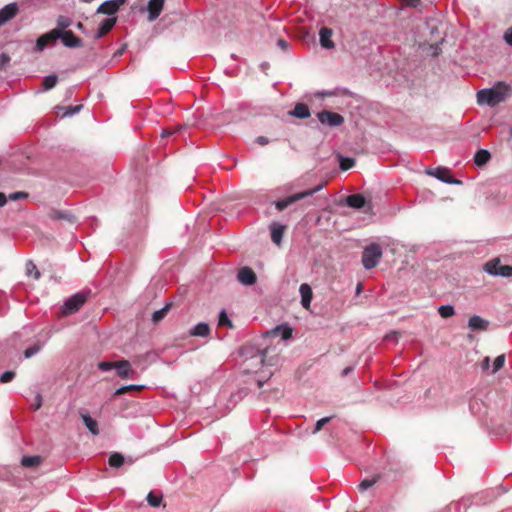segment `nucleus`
I'll use <instances>...</instances> for the list:
<instances>
[{
    "mask_svg": "<svg viewBox=\"0 0 512 512\" xmlns=\"http://www.w3.org/2000/svg\"><path fill=\"white\" fill-rule=\"evenodd\" d=\"M240 353L245 358V371L248 373H257L260 367L273 365L271 360H267L268 349H259L252 344H245L241 347Z\"/></svg>",
    "mask_w": 512,
    "mask_h": 512,
    "instance_id": "f257e3e1",
    "label": "nucleus"
},
{
    "mask_svg": "<svg viewBox=\"0 0 512 512\" xmlns=\"http://www.w3.org/2000/svg\"><path fill=\"white\" fill-rule=\"evenodd\" d=\"M511 86L505 82H498L490 89H483L477 93V102L495 106L505 101L511 95Z\"/></svg>",
    "mask_w": 512,
    "mask_h": 512,
    "instance_id": "f03ea898",
    "label": "nucleus"
},
{
    "mask_svg": "<svg viewBox=\"0 0 512 512\" xmlns=\"http://www.w3.org/2000/svg\"><path fill=\"white\" fill-rule=\"evenodd\" d=\"M382 249L379 244L372 243L364 248L362 253V264L366 269H372L377 266L382 257Z\"/></svg>",
    "mask_w": 512,
    "mask_h": 512,
    "instance_id": "7ed1b4c3",
    "label": "nucleus"
},
{
    "mask_svg": "<svg viewBox=\"0 0 512 512\" xmlns=\"http://www.w3.org/2000/svg\"><path fill=\"white\" fill-rule=\"evenodd\" d=\"M323 186H324V184H320L312 189L293 194L283 200H280L276 203V208L278 210H283L296 201H299L306 197L312 196L316 192L320 191L323 188Z\"/></svg>",
    "mask_w": 512,
    "mask_h": 512,
    "instance_id": "20e7f679",
    "label": "nucleus"
},
{
    "mask_svg": "<svg viewBox=\"0 0 512 512\" xmlns=\"http://www.w3.org/2000/svg\"><path fill=\"white\" fill-rule=\"evenodd\" d=\"M87 297L83 293H77L71 296L63 305L62 313L64 315H70L77 312L83 304L86 302Z\"/></svg>",
    "mask_w": 512,
    "mask_h": 512,
    "instance_id": "39448f33",
    "label": "nucleus"
},
{
    "mask_svg": "<svg viewBox=\"0 0 512 512\" xmlns=\"http://www.w3.org/2000/svg\"><path fill=\"white\" fill-rule=\"evenodd\" d=\"M317 118L322 124L330 127H338L344 123V117L342 115L328 110L317 113Z\"/></svg>",
    "mask_w": 512,
    "mask_h": 512,
    "instance_id": "423d86ee",
    "label": "nucleus"
},
{
    "mask_svg": "<svg viewBox=\"0 0 512 512\" xmlns=\"http://www.w3.org/2000/svg\"><path fill=\"white\" fill-rule=\"evenodd\" d=\"M426 173L430 176H434L435 178L444 183L457 185L462 183L460 180L455 179L451 175L450 170L445 167H437L435 169L429 168L426 170Z\"/></svg>",
    "mask_w": 512,
    "mask_h": 512,
    "instance_id": "0eeeda50",
    "label": "nucleus"
},
{
    "mask_svg": "<svg viewBox=\"0 0 512 512\" xmlns=\"http://www.w3.org/2000/svg\"><path fill=\"white\" fill-rule=\"evenodd\" d=\"M59 36H61L59 31L53 29L41 35L36 41V49L42 51L46 46L55 43L59 39Z\"/></svg>",
    "mask_w": 512,
    "mask_h": 512,
    "instance_id": "6e6552de",
    "label": "nucleus"
},
{
    "mask_svg": "<svg viewBox=\"0 0 512 512\" xmlns=\"http://www.w3.org/2000/svg\"><path fill=\"white\" fill-rule=\"evenodd\" d=\"M59 39H61L64 46L69 48H79L83 46L82 40L77 37L71 30L64 33H60Z\"/></svg>",
    "mask_w": 512,
    "mask_h": 512,
    "instance_id": "1a4fd4ad",
    "label": "nucleus"
},
{
    "mask_svg": "<svg viewBox=\"0 0 512 512\" xmlns=\"http://www.w3.org/2000/svg\"><path fill=\"white\" fill-rule=\"evenodd\" d=\"M165 0H149L147 5L149 21L156 20L161 14Z\"/></svg>",
    "mask_w": 512,
    "mask_h": 512,
    "instance_id": "9d476101",
    "label": "nucleus"
},
{
    "mask_svg": "<svg viewBox=\"0 0 512 512\" xmlns=\"http://www.w3.org/2000/svg\"><path fill=\"white\" fill-rule=\"evenodd\" d=\"M124 2H125V0H120V1L109 0V1H105L104 3H102L98 7L97 12L101 13V14H106V15H113V14H115L118 11L120 6L122 4H124Z\"/></svg>",
    "mask_w": 512,
    "mask_h": 512,
    "instance_id": "9b49d317",
    "label": "nucleus"
},
{
    "mask_svg": "<svg viewBox=\"0 0 512 512\" xmlns=\"http://www.w3.org/2000/svg\"><path fill=\"white\" fill-rule=\"evenodd\" d=\"M237 278L240 283L247 286L253 285L257 280L255 272L249 267L241 268L238 271Z\"/></svg>",
    "mask_w": 512,
    "mask_h": 512,
    "instance_id": "f8f14e48",
    "label": "nucleus"
},
{
    "mask_svg": "<svg viewBox=\"0 0 512 512\" xmlns=\"http://www.w3.org/2000/svg\"><path fill=\"white\" fill-rule=\"evenodd\" d=\"M18 12V7L16 4L11 3L4 6L0 9V26L5 24L7 21L11 20L16 16Z\"/></svg>",
    "mask_w": 512,
    "mask_h": 512,
    "instance_id": "ddd939ff",
    "label": "nucleus"
},
{
    "mask_svg": "<svg viewBox=\"0 0 512 512\" xmlns=\"http://www.w3.org/2000/svg\"><path fill=\"white\" fill-rule=\"evenodd\" d=\"M332 35H333V31L331 28L322 27L320 29V31H319L320 44L323 48L332 49L335 47V44L331 39Z\"/></svg>",
    "mask_w": 512,
    "mask_h": 512,
    "instance_id": "4468645a",
    "label": "nucleus"
},
{
    "mask_svg": "<svg viewBox=\"0 0 512 512\" xmlns=\"http://www.w3.org/2000/svg\"><path fill=\"white\" fill-rule=\"evenodd\" d=\"M118 376L123 379L129 378L134 373L131 364L127 360L116 361L115 368Z\"/></svg>",
    "mask_w": 512,
    "mask_h": 512,
    "instance_id": "2eb2a0df",
    "label": "nucleus"
},
{
    "mask_svg": "<svg viewBox=\"0 0 512 512\" xmlns=\"http://www.w3.org/2000/svg\"><path fill=\"white\" fill-rule=\"evenodd\" d=\"M299 292L301 294V304L305 309H309L313 297V292L311 287L303 283L300 285Z\"/></svg>",
    "mask_w": 512,
    "mask_h": 512,
    "instance_id": "dca6fc26",
    "label": "nucleus"
},
{
    "mask_svg": "<svg viewBox=\"0 0 512 512\" xmlns=\"http://www.w3.org/2000/svg\"><path fill=\"white\" fill-rule=\"evenodd\" d=\"M346 204L355 209L364 208L367 204L365 197L362 194H352L346 197Z\"/></svg>",
    "mask_w": 512,
    "mask_h": 512,
    "instance_id": "f3484780",
    "label": "nucleus"
},
{
    "mask_svg": "<svg viewBox=\"0 0 512 512\" xmlns=\"http://www.w3.org/2000/svg\"><path fill=\"white\" fill-rule=\"evenodd\" d=\"M498 262L495 261V263H493V265H489L487 268V273L489 275H492V276H502V277H512V266L510 265H502V267H500V270L498 271H494L493 268L495 267V264H497Z\"/></svg>",
    "mask_w": 512,
    "mask_h": 512,
    "instance_id": "a211bd4d",
    "label": "nucleus"
},
{
    "mask_svg": "<svg viewBox=\"0 0 512 512\" xmlns=\"http://www.w3.org/2000/svg\"><path fill=\"white\" fill-rule=\"evenodd\" d=\"M115 24H116L115 17L104 19L102 21L95 37L102 38L114 27Z\"/></svg>",
    "mask_w": 512,
    "mask_h": 512,
    "instance_id": "6ab92c4d",
    "label": "nucleus"
},
{
    "mask_svg": "<svg viewBox=\"0 0 512 512\" xmlns=\"http://www.w3.org/2000/svg\"><path fill=\"white\" fill-rule=\"evenodd\" d=\"M81 418L85 424V426L87 427V429L93 434V435H98L99 434V428H98V423L95 419H93L91 416H89L88 414L86 413H81Z\"/></svg>",
    "mask_w": 512,
    "mask_h": 512,
    "instance_id": "aec40b11",
    "label": "nucleus"
},
{
    "mask_svg": "<svg viewBox=\"0 0 512 512\" xmlns=\"http://www.w3.org/2000/svg\"><path fill=\"white\" fill-rule=\"evenodd\" d=\"M291 115L300 118L305 119L310 116L309 108L304 103H297L294 107V109L290 112Z\"/></svg>",
    "mask_w": 512,
    "mask_h": 512,
    "instance_id": "412c9836",
    "label": "nucleus"
},
{
    "mask_svg": "<svg viewBox=\"0 0 512 512\" xmlns=\"http://www.w3.org/2000/svg\"><path fill=\"white\" fill-rule=\"evenodd\" d=\"M491 158V154L488 150L480 149L476 152L474 156V162L477 166L481 167L484 166L489 162Z\"/></svg>",
    "mask_w": 512,
    "mask_h": 512,
    "instance_id": "4be33fe9",
    "label": "nucleus"
},
{
    "mask_svg": "<svg viewBox=\"0 0 512 512\" xmlns=\"http://www.w3.org/2000/svg\"><path fill=\"white\" fill-rule=\"evenodd\" d=\"M285 226L273 224L271 226V239L272 241L279 245L282 241V237L284 234Z\"/></svg>",
    "mask_w": 512,
    "mask_h": 512,
    "instance_id": "5701e85b",
    "label": "nucleus"
},
{
    "mask_svg": "<svg viewBox=\"0 0 512 512\" xmlns=\"http://www.w3.org/2000/svg\"><path fill=\"white\" fill-rule=\"evenodd\" d=\"M210 333V327L206 323H199L197 324L191 331V336H197V337H206Z\"/></svg>",
    "mask_w": 512,
    "mask_h": 512,
    "instance_id": "b1692460",
    "label": "nucleus"
},
{
    "mask_svg": "<svg viewBox=\"0 0 512 512\" xmlns=\"http://www.w3.org/2000/svg\"><path fill=\"white\" fill-rule=\"evenodd\" d=\"M43 459L39 455L24 456L21 459V465L26 468L36 467L42 463Z\"/></svg>",
    "mask_w": 512,
    "mask_h": 512,
    "instance_id": "393cba45",
    "label": "nucleus"
},
{
    "mask_svg": "<svg viewBox=\"0 0 512 512\" xmlns=\"http://www.w3.org/2000/svg\"><path fill=\"white\" fill-rule=\"evenodd\" d=\"M468 326L472 330H485L487 322L479 316H472L468 321Z\"/></svg>",
    "mask_w": 512,
    "mask_h": 512,
    "instance_id": "a878e982",
    "label": "nucleus"
},
{
    "mask_svg": "<svg viewBox=\"0 0 512 512\" xmlns=\"http://www.w3.org/2000/svg\"><path fill=\"white\" fill-rule=\"evenodd\" d=\"M71 24L72 20L69 17L61 15L57 18V27L53 30H58L59 33H64L67 31L66 29L71 26Z\"/></svg>",
    "mask_w": 512,
    "mask_h": 512,
    "instance_id": "bb28decb",
    "label": "nucleus"
},
{
    "mask_svg": "<svg viewBox=\"0 0 512 512\" xmlns=\"http://www.w3.org/2000/svg\"><path fill=\"white\" fill-rule=\"evenodd\" d=\"M125 462V458L121 453L114 452L110 455L108 463L111 467L120 468Z\"/></svg>",
    "mask_w": 512,
    "mask_h": 512,
    "instance_id": "cd10ccee",
    "label": "nucleus"
},
{
    "mask_svg": "<svg viewBox=\"0 0 512 512\" xmlns=\"http://www.w3.org/2000/svg\"><path fill=\"white\" fill-rule=\"evenodd\" d=\"M170 308H171V304H166L162 309L155 311L152 314L153 323L156 324V323L160 322L162 319H164L165 316L167 315V313L169 312Z\"/></svg>",
    "mask_w": 512,
    "mask_h": 512,
    "instance_id": "c85d7f7f",
    "label": "nucleus"
},
{
    "mask_svg": "<svg viewBox=\"0 0 512 512\" xmlns=\"http://www.w3.org/2000/svg\"><path fill=\"white\" fill-rule=\"evenodd\" d=\"M143 388H144V386H142V385L122 386L115 391V395L120 396V395L126 394L131 391H141Z\"/></svg>",
    "mask_w": 512,
    "mask_h": 512,
    "instance_id": "c756f323",
    "label": "nucleus"
},
{
    "mask_svg": "<svg viewBox=\"0 0 512 512\" xmlns=\"http://www.w3.org/2000/svg\"><path fill=\"white\" fill-rule=\"evenodd\" d=\"M272 333L278 334L281 333V337L283 340H287L292 337V328L286 326H277Z\"/></svg>",
    "mask_w": 512,
    "mask_h": 512,
    "instance_id": "7c9ffc66",
    "label": "nucleus"
},
{
    "mask_svg": "<svg viewBox=\"0 0 512 512\" xmlns=\"http://www.w3.org/2000/svg\"><path fill=\"white\" fill-rule=\"evenodd\" d=\"M26 274L28 276H33L34 279H36V280H38L40 278V272H39L37 266L32 261H28L26 263Z\"/></svg>",
    "mask_w": 512,
    "mask_h": 512,
    "instance_id": "2f4dec72",
    "label": "nucleus"
},
{
    "mask_svg": "<svg viewBox=\"0 0 512 512\" xmlns=\"http://www.w3.org/2000/svg\"><path fill=\"white\" fill-rule=\"evenodd\" d=\"M147 502L152 507H158L160 506L162 502V495H157L154 492H149L147 495Z\"/></svg>",
    "mask_w": 512,
    "mask_h": 512,
    "instance_id": "473e14b6",
    "label": "nucleus"
},
{
    "mask_svg": "<svg viewBox=\"0 0 512 512\" xmlns=\"http://www.w3.org/2000/svg\"><path fill=\"white\" fill-rule=\"evenodd\" d=\"M438 312L442 318H449L455 314L454 307L451 305L440 306Z\"/></svg>",
    "mask_w": 512,
    "mask_h": 512,
    "instance_id": "72a5a7b5",
    "label": "nucleus"
},
{
    "mask_svg": "<svg viewBox=\"0 0 512 512\" xmlns=\"http://www.w3.org/2000/svg\"><path fill=\"white\" fill-rule=\"evenodd\" d=\"M505 361H506L505 354H501V355L497 356L493 362L492 374H495L500 369H502L505 365Z\"/></svg>",
    "mask_w": 512,
    "mask_h": 512,
    "instance_id": "f704fd0d",
    "label": "nucleus"
},
{
    "mask_svg": "<svg viewBox=\"0 0 512 512\" xmlns=\"http://www.w3.org/2000/svg\"><path fill=\"white\" fill-rule=\"evenodd\" d=\"M57 76L54 74L48 75L43 80V87L45 90L52 89L57 83Z\"/></svg>",
    "mask_w": 512,
    "mask_h": 512,
    "instance_id": "c9c22d12",
    "label": "nucleus"
},
{
    "mask_svg": "<svg viewBox=\"0 0 512 512\" xmlns=\"http://www.w3.org/2000/svg\"><path fill=\"white\" fill-rule=\"evenodd\" d=\"M355 165V159L349 157H341L340 158V169L343 171H347L351 169Z\"/></svg>",
    "mask_w": 512,
    "mask_h": 512,
    "instance_id": "e433bc0d",
    "label": "nucleus"
},
{
    "mask_svg": "<svg viewBox=\"0 0 512 512\" xmlns=\"http://www.w3.org/2000/svg\"><path fill=\"white\" fill-rule=\"evenodd\" d=\"M495 261H497L498 263H497V264H495V267L493 268V270H494V271H498V270H500V267H502V265H503V264L501 263V260H500V258H499V257H496V258H493V259H490L489 261H487V262L483 265L482 269L487 273V269H488L487 267H488L489 265H491V264L493 265V263H495Z\"/></svg>",
    "mask_w": 512,
    "mask_h": 512,
    "instance_id": "4c0bfd02",
    "label": "nucleus"
},
{
    "mask_svg": "<svg viewBox=\"0 0 512 512\" xmlns=\"http://www.w3.org/2000/svg\"><path fill=\"white\" fill-rule=\"evenodd\" d=\"M378 481V477L374 478V479H364L363 481H361V483L359 484V489L361 491H364L370 487H372L376 482Z\"/></svg>",
    "mask_w": 512,
    "mask_h": 512,
    "instance_id": "58836bf2",
    "label": "nucleus"
},
{
    "mask_svg": "<svg viewBox=\"0 0 512 512\" xmlns=\"http://www.w3.org/2000/svg\"><path fill=\"white\" fill-rule=\"evenodd\" d=\"M218 324L220 326H228V327H232V322L230 321V319L228 318L227 316V313L225 311H222L219 315V321H218Z\"/></svg>",
    "mask_w": 512,
    "mask_h": 512,
    "instance_id": "ea45409f",
    "label": "nucleus"
},
{
    "mask_svg": "<svg viewBox=\"0 0 512 512\" xmlns=\"http://www.w3.org/2000/svg\"><path fill=\"white\" fill-rule=\"evenodd\" d=\"M182 129V126L181 125H177L175 127H168V128H165L163 129L162 133H161V136L162 137H168V136H171L173 134H175L177 131L181 130Z\"/></svg>",
    "mask_w": 512,
    "mask_h": 512,
    "instance_id": "a19ab883",
    "label": "nucleus"
},
{
    "mask_svg": "<svg viewBox=\"0 0 512 512\" xmlns=\"http://www.w3.org/2000/svg\"><path fill=\"white\" fill-rule=\"evenodd\" d=\"M116 361H102L98 363V368L102 371H109L115 368Z\"/></svg>",
    "mask_w": 512,
    "mask_h": 512,
    "instance_id": "79ce46f5",
    "label": "nucleus"
},
{
    "mask_svg": "<svg viewBox=\"0 0 512 512\" xmlns=\"http://www.w3.org/2000/svg\"><path fill=\"white\" fill-rule=\"evenodd\" d=\"M14 377H15V372H13V371H6V372L1 374L0 382L1 383H8L11 380H13Z\"/></svg>",
    "mask_w": 512,
    "mask_h": 512,
    "instance_id": "37998d69",
    "label": "nucleus"
},
{
    "mask_svg": "<svg viewBox=\"0 0 512 512\" xmlns=\"http://www.w3.org/2000/svg\"><path fill=\"white\" fill-rule=\"evenodd\" d=\"M331 419H332V417H324V418H322V419L318 420V421L316 422V425H315V428H314V430H313V433H317V432H319V431L323 428V426H324L325 424H327L328 422H330V420H331Z\"/></svg>",
    "mask_w": 512,
    "mask_h": 512,
    "instance_id": "c03bdc74",
    "label": "nucleus"
},
{
    "mask_svg": "<svg viewBox=\"0 0 512 512\" xmlns=\"http://www.w3.org/2000/svg\"><path fill=\"white\" fill-rule=\"evenodd\" d=\"M40 345H34V346H31L29 348H27L25 351H24V356L26 358H30L32 357L33 355H35L36 353H38L40 351Z\"/></svg>",
    "mask_w": 512,
    "mask_h": 512,
    "instance_id": "a18cd8bd",
    "label": "nucleus"
},
{
    "mask_svg": "<svg viewBox=\"0 0 512 512\" xmlns=\"http://www.w3.org/2000/svg\"><path fill=\"white\" fill-rule=\"evenodd\" d=\"M10 62V56L6 53L0 54V69H4Z\"/></svg>",
    "mask_w": 512,
    "mask_h": 512,
    "instance_id": "49530a36",
    "label": "nucleus"
},
{
    "mask_svg": "<svg viewBox=\"0 0 512 512\" xmlns=\"http://www.w3.org/2000/svg\"><path fill=\"white\" fill-rule=\"evenodd\" d=\"M27 196H28V194L25 192H15V193H12L9 195V199L16 201V200L24 199Z\"/></svg>",
    "mask_w": 512,
    "mask_h": 512,
    "instance_id": "de8ad7c7",
    "label": "nucleus"
},
{
    "mask_svg": "<svg viewBox=\"0 0 512 512\" xmlns=\"http://www.w3.org/2000/svg\"><path fill=\"white\" fill-rule=\"evenodd\" d=\"M420 3H421V0H402V4L409 6V7H413V8L418 7L420 5Z\"/></svg>",
    "mask_w": 512,
    "mask_h": 512,
    "instance_id": "09e8293b",
    "label": "nucleus"
},
{
    "mask_svg": "<svg viewBox=\"0 0 512 512\" xmlns=\"http://www.w3.org/2000/svg\"><path fill=\"white\" fill-rule=\"evenodd\" d=\"M504 39L506 41V43H508L509 45L512 46V28H509L505 34H504Z\"/></svg>",
    "mask_w": 512,
    "mask_h": 512,
    "instance_id": "8fccbe9b",
    "label": "nucleus"
},
{
    "mask_svg": "<svg viewBox=\"0 0 512 512\" xmlns=\"http://www.w3.org/2000/svg\"><path fill=\"white\" fill-rule=\"evenodd\" d=\"M42 406V397L40 394H37L36 396V402L33 404V410L37 411Z\"/></svg>",
    "mask_w": 512,
    "mask_h": 512,
    "instance_id": "3c124183",
    "label": "nucleus"
},
{
    "mask_svg": "<svg viewBox=\"0 0 512 512\" xmlns=\"http://www.w3.org/2000/svg\"><path fill=\"white\" fill-rule=\"evenodd\" d=\"M81 105H77L74 107H68L67 111L65 112V115H72L76 112H78L81 109Z\"/></svg>",
    "mask_w": 512,
    "mask_h": 512,
    "instance_id": "603ef678",
    "label": "nucleus"
},
{
    "mask_svg": "<svg viewBox=\"0 0 512 512\" xmlns=\"http://www.w3.org/2000/svg\"><path fill=\"white\" fill-rule=\"evenodd\" d=\"M481 368L482 370L486 371L490 368V358L485 357L481 362Z\"/></svg>",
    "mask_w": 512,
    "mask_h": 512,
    "instance_id": "864d4df0",
    "label": "nucleus"
},
{
    "mask_svg": "<svg viewBox=\"0 0 512 512\" xmlns=\"http://www.w3.org/2000/svg\"><path fill=\"white\" fill-rule=\"evenodd\" d=\"M256 142H257L259 145H262V146H264V145H266V144H268V143H269L268 139H267L266 137H264V136H259V137H257Z\"/></svg>",
    "mask_w": 512,
    "mask_h": 512,
    "instance_id": "5fc2aeb1",
    "label": "nucleus"
},
{
    "mask_svg": "<svg viewBox=\"0 0 512 512\" xmlns=\"http://www.w3.org/2000/svg\"><path fill=\"white\" fill-rule=\"evenodd\" d=\"M278 46L281 49L285 50L287 48V46H288V43L284 39H280V40H278Z\"/></svg>",
    "mask_w": 512,
    "mask_h": 512,
    "instance_id": "6e6d98bb",
    "label": "nucleus"
},
{
    "mask_svg": "<svg viewBox=\"0 0 512 512\" xmlns=\"http://www.w3.org/2000/svg\"><path fill=\"white\" fill-rule=\"evenodd\" d=\"M7 202V197L4 193L0 192V207L4 206Z\"/></svg>",
    "mask_w": 512,
    "mask_h": 512,
    "instance_id": "4d7b16f0",
    "label": "nucleus"
},
{
    "mask_svg": "<svg viewBox=\"0 0 512 512\" xmlns=\"http://www.w3.org/2000/svg\"><path fill=\"white\" fill-rule=\"evenodd\" d=\"M352 370H353V367H352V366L346 367V368L342 371L341 375H342L343 377H344V376H347V375H348Z\"/></svg>",
    "mask_w": 512,
    "mask_h": 512,
    "instance_id": "13d9d810",
    "label": "nucleus"
},
{
    "mask_svg": "<svg viewBox=\"0 0 512 512\" xmlns=\"http://www.w3.org/2000/svg\"><path fill=\"white\" fill-rule=\"evenodd\" d=\"M361 289H362V284H358L357 285V293H360Z\"/></svg>",
    "mask_w": 512,
    "mask_h": 512,
    "instance_id": "bf43d9fd",
    "label": "nucleus"
},
{
    "mask_svg": "<svg viewBox=\"0 0 512 512\" xmlns=\"http://www.w3.org/2000/svg\"><path fill=\"white\" fill-rule=\"evenodd\" d=\"M257 383H258V387H262L263 386V381L257 380Z\"/></svg>",
    "mask_w": 512,
    "mask_h": 512,
    "instance_id": "052dcab7",
    "label": "nucleus"
},
{
    "mask_svg": "<svg viewBox=\"0 0 512 512\" xmlns=\"http://www.w3.org/2000/svg\"><path fill=\"white\" fill-rule=\"evenodd\" d=\"M77 28H79V29L83 28V24H82L81 22H79V23L77 24Z\"/></svg>",
    "mask_w": 512,
    "mask_h": 512,
    "instance_id": "680f3d73",
    "label": "nucleus"
},
{
    "mask_svg": "<svg viewBox=\"0 0 512 512\" xmlns=\"http://www.w3.org/2000/svg\"><path fill=\"white\" fill-rule=\"evenodd\" d=\"M81 2H85V3H89L91 2L92 0H80Z\"/></svg>",
    "mask_w": 512,
    "mask_h": 512,
    "instance_id": "e2e57ef3",
    "label": "nucleus"
}]
</instances>
